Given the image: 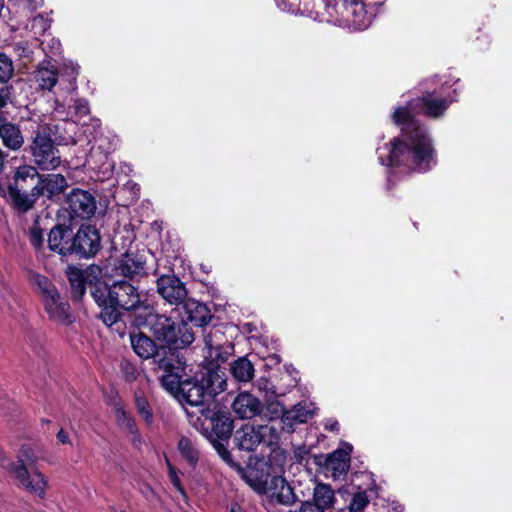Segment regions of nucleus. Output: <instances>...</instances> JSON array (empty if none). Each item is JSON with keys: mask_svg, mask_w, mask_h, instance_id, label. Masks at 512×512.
<instances>
[{"mask_svg": "<svg viewBox=\"0 0 512 512\" xmlns=\"http://www.w3.org/2000/svg\"><path fill=\"white\" fill-rule=\"evenodd\" d=\"M393 119L401 126V134L391 141L386 165L419 172L432 169L436 164L435 152L426 129L413 119L408 109L397 108Z\"/></svg>", "mask_w": 512, "mask_h": 512, "instance_id": "obj_1", "label": "nucleus"}, {"mask_svg": "<svg viewBox=\"0 0 512 512\" xmlns=\"http://www.w3.org/2000/svg\"><path fill=\"white\" fill-rule=\"evenodd\" d=\"M192 406L195 409L185 410L189 424L210 441L223 461L231 467L240 469V466L232 460V455L226 447L234 428L231 413L212 400Z\"/></svg>", "mask_w": 512, "mask_h": 512, "instance_id": "obj_2", "label": "nucleus"}, {"mask_svg": "<svg viewBox=\"0 0 512 512\" xmlns=\"http://www.w3.org/2000/svg\"><path fill=\"white\" fill-rule=\"evenodd\" d=\"M149 301L142 299L139 288L128 280H115L108 285L104 292V299L99 301V319L107 327H115L119 334H123L125 312L135 313L136 319L142 318V313L148 309Z\"/></svg>", "mask_w": 512, "mask_h": 512, "instance_id": "obj_3", "label": "nucleus"}, {"mask_svg": "<svg viewBox=\"0 0 512 512\" xmlns=\"http://www.w3.org/2000/svg\"><path fill=\"white\" fill-rule=\"evenodd\" d=\"M215 369H200L193 376L181 380L180 373H167L160 380L164 387L178 388L181 397L190 405L213 400L225 391V379Z\"/></svg>", "mask_w": 512, "mask_h": 512, "instance_id": "obj_4", "label": "nucleus"}, {"mask_svg": "<svg viewBox=\"0 0 512 512\" xmlns=\"http://www.w3.org/2000/svg\"><path fill=\"white\" fill-rule=\"evenodd\" d=\"M139 324L146 326L156 340L164 342L174 349L185 348L194 341V332L188 322L177 323L171 316L160 314L149 304L142 313Z\"/></svg>", "mask_w": 512, "mask_h": 512, "instance_id": "obj_5", "label": "nucleus"}, {"mask_svg": "<svg viewBox=\"0 0 512 512\" xmlns=\"http://www.w3.org/2000/svg\"><path fill=\"white\" fill-rule=\"evenodd\" d=\"M40 184L41 174L37 168L22 165L14 173L13 181L8 184L6 194L10 196L15 209L26 213L33 208L41 196Z\"/></svg>", "mask_w": 512, "mask_h": 512, "instance_id": "obj_6", "label": "nucleus"}, {"mask_svg": "<svg viewBox=\"0 0 512 512\" xmlns=\"http://www.w3.org/2000/svg\"><path fill=\"white\" fill-rule=\"evenodd\" d=\"M233 440L240 450L252 452L262 445L274 452L279 448L280 432L273 425L245 424L236 430Z\"/></svg>", "mask_w": 512, "mask_h": 512, "instance_id": "obj_7", "label": "nucleus"}, {"mask_svg": "<svg viewBox=\"0 0 512 512\" xmlns=\"http://www.w3.org/2000/svg\"><path fill=\"white\" fill-rule=\"evenodd\" d=\"M30 154L37 166L42 170H52L61 163L60 152L54 140L45 130H37L29 145Z\"/></svg>", "mask_w": 512, "mask_h": 512, "instance_id": "obj_8", "label": "nucleus"}, {"mask_svg": "<svg viewBox=\"0 0 512 512\" xmlns=\"http://www.w3.org/2000/svg\"><path fill=\"white\" fill-rule=\"evenodd\" d=\"M223 338V334L219 330L210 331L204 334L205 348L207 354L205 360L206 365L202 366L201 369H217L219 370L223 378L225 379V390L227 389V377L225 372L220 367L221 363H224L233 353L234 345L232 342L224 341L221 343L219 340Z\"/></svg>", "mask_w": 512, "mask_h": 512, "instance_id": "obj_9", "label": "nucleus"}, {"mask_svg": "<svg viewBox=\"0 0 512 512\" xmlns=\"http://www.w3.org/2000/svg\"><path fill=\"white\" fill-rule=\"evenodd\" d=\"M64 205L71 220H88L94 216L97 209L93 194L80 188H74L66 194Z\"/></svg>", "mask_w": 512, "mask_h": 512, "instance_id": "obj_10", "label": "nucleus"}, {"mask_svg": "<svg viewBox=\"0 0 512 512\" xmlns=\"http://www.w3.org/2000/svg\"><path fill=\"white\" fill-rule=\"evenodd\" d=\"M156 292L162 300L180 307L188 298L186 283L175 274H162L156 280Z\"/></svg>", "mask_w": 512, "mask_h": 512, "instance_id": "obj_11", "label": "nucleus"}, {"mask_svg": "<svg viewBox=\"0 0 512 512\" xmlns=\"http://www.w3.org/2000/svg\"><path fill=\"white\" fill-rule=\"evenodd\" d=\"M313 462L318 465V472H322L325 477L337 479L347 473L350 455L345 450L337 449L327 457L313 456Z\"/></svg>", "mask_w": 512, "mask_h": 512, "instance_id": "obj_12", "label": "nucleus"}, {"mask_svg": "<svg viewBox=\"0 0 512 512\" xmlns=\"http://www.w3.org/2000/svg\"><path fill=\"white\" fill-rule=\"evenodd\" d=\"M258 494L267 495L272 501L290 505L296 501L294 487L290 482H246Z\"/></svg>", "mask_w": 512, "mask_h": 512, "instance_id": "obj_13", "label": "nucleus"}, {"mask_svg": "<svg viewBox=\"0 0 512 512\" xmlns=\"http://www.w3.org/2000/svg\"><path fill=\"white\" fill-rule=\"evenodd\" d=\"M75 232L71 225L56 224L48 234V247L62 256L75 254Z\"/></svg>", "mask_w": 512, "mask_h": 512, "instance_id": "obj_14", "label": "nucleus"}, {"mask_svg": "<svg viewBox=\"0 0 512 512\" xmlns=\"http://www.w3.org/2000/svg\"><path fill=\"white\" fill-rule=\"evenodd\" d=\"M453 100H446L444 98L435 97L433 94H427L421 98L410 101L403 109H408L413 119L415 113H423L431 118H439L447 110L449 104Z\"/></svg>", "mask_w": 512, "mask_h": 512, "instance_id": "obj_15", "label": "nucleus"}, {"mask_svg": "<svg viewBox=\"0 0 512 512\" xmlns=\"http://www.w3.org/2000/svg\"><path fill=\"white\" fill-rule=\"evenodd\" d=\"M75 254L89 258L95 256L101 247L99 231L92 225H81L75 233Z\"/></svg>", "mask_w": 512, "mask_h": 512, "instance_id": "obj_16", "label": "nucleus"}, {"mask_svg": "<svg viewBox=\"0 0 512 512\" xmlns=\"http://www.w3.org/2000/svg\"><path fill=\"white\" fill-rule=\"evenodd\" d=\"M146 260L138 253L125 252L114 264V271L117 275L133 280L146 274Z\"/></svg>", "mask_w": 512, "mask_h": 512, "instance_id": "obj_17", "label": "nucleus"}, {"mask_svg": "<svg viewBox=\"0 0 512 512\" xmlns=\"http://www.w3.org/2000/svg\"><path fill=\"white\" fill-rule=\"evenodd\" d=\"M42 302L50 319L66 325L71 324L74 321L70 312L69 303L60 295L59 292L55 295H50V297L42 300Z\"/></svg>", "mask_w": 512, "mask_h": 512, "instance_id": "obj_18", "label": "nucleus"}, {"mask_svg": "<svg viewBox=\"0 0 512 512\" xmlns=\"http://www.w3.org/2000/svg\"><path fill=\"white\" fill-rule=\"evenodd\" d=\"M153 362L159 370L166 373H180L184 371L186 362L175 350L160 346Z\"/></svg>", "mask_w": 512, "mask_h": 512, "instance_id": "obj_19", "label": "nucleus"}, {"mask_svg": "<svg viewBox=\"0 0 512 512\" xmlns=\"http://www.w3.org/2000/svg\"><path fill=\"white\" fill-rule=\"evenodd\" d=\"M233 411L242 419H252L262 412V402L248 392L237 395L232 403Z\"/></svg>", "mask_w": 512, "mask_h": 512, "instance_id": "obj_20", "label": "nucleus"}, {"mask_svg": "<svg viewBox=\"0 0 512 512\" xmlns=\"http://www.w3.org/2000/svg\"><path fill=\"white\" fill-rule=\"evenodd\" d=\"M181 307L186 314L187 321L197 327L207 326L213 318L209 307L205 303L199 302L194 298L189 297Z\"/></svg>", "mask_w": 512, "mask_h": 512, "instance_id": "obj_21", "label": "nucleus"}, {"mask_svg": "<svg viewBox=\"0 0 512 512\" xmlns=\"http://www.w3.org/2000/svg\"><path fill=\"white\" fill-rule=\"evenodd\" d=\"M82 273V278L89 288L91 297L98 304L104 299V292L109 285L102 280V269L97 265H90L83 269Z\"/></svg>", "mask_w": 512, "mask_h": 512, "instance_id": "obj_22", "label": "nucleus"}, {"mask_svg": "<svg viewBox=\"0 0 512 512\" xmlns=\"http://www.w3.org/2000/svg\"><path fill=\"white\" fill-rule=\"evenodd\" d=\"M32 449L27 445H22L19 452V460L18 463H9V471L19 480H28L31 477H39L43 480V475L37 471L33 470V464L28 463L24 464V460L32 461Z\"/></svg>", "mask_w": 512, "mask_h": 512, "instance_id": "obj_23", "label": "nucleus"}, {"mask_svg": "<svg viewBox=\"0 0 512 512\" xmlns=\"http://www.w3.org/2000/svg\"><path fill=\"white\" fill-rule=\"evenodd\" d=\"M0 138L5 147L19 150L24 144L20 127L8 120L7 114H0Z\"/></svg>", "mask_w": 512, "mask_h": 512, "instance_id": "obj_24", "label": "nucleus"}, {"mask_svg": "<svg viewBox=\"0 0 512 512\" xmlns=\"http://www.w3.org/2000/svg\"><path fill=\"white\" fill-rule=\"evenodd\" d=\"M367 8L372 10L375 7H371L367 4L366 0H363L360 4L345 9L347 21H349L355 29L363 30L370 26L375 13L372 11L369 12Z\"/></svg>", "mask_w": 512, "mask_h": 512, "instance_id": "obj_25", "label": "nucleus"}, {"mask_svg": "<svg viewBox=\"0 0 512 512\" xmlns=\"http://www.w3.org/2000/svg\"><path fill=\"white\" fill-rule=\"evenodd\" d=\"M130 343L135 354L143 360L153 359L160 348L155 340L140 331L130 334Z\"/></svg>", "mask_w": 512, "mask_h": 512, "instance_id": "obj_26", "label": "nucleus"}, {"mask_svg": "<svg viewBox=\"0 0 512 512\" xmlns=\"http://www.w3.org/2000/svg\"><path fill=\"white\" fill-rule=\"evenodd\" d=\"M26 278L33 291L40 296L41 300L58 293L53 282L47 276L35 270L28 269L26 271Z\"/></svg>", "mask_w": 512, "mask_h": 512, "instance_id": "obj_27", "label": "nucleus"}, {"mask_svg": "<svg viewBox=\"0 0 512 512\" xmlns=\"http://www.w3.org/2000/svg\"><path fill=\"white\" fill-rule=\"evenodd\" d=\"M35 81L41 89L51 90L58 81V69L51 60L40 62L34 72Z\"/></svg>", "mask_w": 512, "mask_h": 512, "instance_id": "obj_28", "label": "nucleus"}, {"mask_svg": "<svg viewBox=\"0 0 512 512\" xmlns=\"http://www.w3.org/2000/svg\"><path fill=\"white\" fill-rule=\"evenodd\" d=\"M68 187V182L62 174L41 175V196L45 195L48 199H53L62 194Z\"/></svg>", "mask_w": 512, "mask_h": 512, "instance_id": "obj_29", "label": "nucleus"}, {"mask_svg": "<svg viewBox=\"0 0 512 512\" xmlns=\"http://www.w3.org/2000/svg\"><path fill=\"white\" fill-rule=\"evenodd\" d=\"M229 372L234 381L247 384L254 378L255 367L247 356H242L230 363Z\"/></svg>", "mask_w": 512, "mask_h": 512, "instance_id": "obj_30", "label": "nucleus"}, {"mask_svg": "<svg viewBox=\"0 0 512 512\" xmlns=\"http://www.w3.org/2000/svg\"><path fill=\"white\" fill-rule=\"evenodd\" d=\"M252 469L255 471L254 480H286L283 476V467L274 464L271 459H257Z\"/></svg>", "mask_w": 512, "mask_h": 512, "instance_id": "obj_31", "label": "nucleus"}, {"mask_svg": "<svg viewBox=\"0 0 512 512\" xmlns=\"http://www.w3.org/2000/svg\"><path fill=\"white\" fill-rule=\"evenodd\" d=\"M115 413L117 423L133 436V444H140L141 436L138 432V427L135 419L130 414H128L120 404L115 405Z\"/></svg>", "mask_w": 512, "mask_h": 512, "instance_id": "obj_32", "label": "nucleus"}, {"mask_svg": "<svg viewBox=\"0 0 512 512\" xmlns=\"http://www.w3.org/2000/svg\"><path fill=\"white\" fill-rule=\"evenodd\" d=\"M335 496L333 489L326 483L317 482L314 488V503L321 509L329 507L334 502Z\"/></svg>", "mask_w": 512, "mask_h": 512, "instance_id": "obj_33", "label": "nucleus"}, {"mask_svg": "<svg viewBox=\"0 0 512 512\" xmlns=\"http://www.w3.org/2000/svg\"><path fill=\"white\" fill-rule=\"evenodd\" d=\"M82 275V270L78 268H71L68 271V280L71 287L72 298L78 301L82 300L87 288Z\"/></svg>", "mask_w": 512, "mask_h": 512, "instance_id": "obj_34", "label": "nucleus"}, {"mask_svg": "<svg viewBox=\"0 0 512 512\" xmlns=\"http://www.w3.org/2000/svg\"><path fill=\"white\" fill-rule=\"evenodd\" d=\"M178 450L181 456L190 464L195 465L199 460V450L196 444L188 437H181L178 441Z\"/></svg>", "mask_w": 512, "mask_h": 512, "instance_id": "obj_35", "label": "nucleus"}, {"mask_svg": "<svg viewBox=\"0 0 512 512\" xmlns=\"http://www.w3.org/2000/svg\"><path fill=\"white\" fill-rule=\"evenodd\" d=\"M135 406L139 415L150 425L153 422V413L146 397L141 393H135Z\"/></svg>", "mask_w": 512, "mask_h": 512, "instance_id": "obj_36", "label": "nucleus"}, {"mask_svg": "<svg viewBox=\"0 0 512 512\" xmlns=\"http://www.w3.org/2000/svg\"><path fill=\"white\" fill-rule=\"evenodd\" d=\"M14 75L13 60L4 52H0V84L7 83Z\"/></svg>", "mask_w": 512, "mask_h": 512, "instance_id": "obj_37", "label": "nucleus"}, {"mask_svg": "<svg viewBox=\"0 0 512 512\" xmlns=\"http://www.w3.org/2000/svg\"><path fill=\"white\" fill-rule=\"evenodd\" d=\"M368 503L369 499L365 491H353L347 508L349 512H357L363 510Z\"/></svg>", "mask_w": 512, "mask_h": 512, "instance_id": "obj_38", "label": "nucleus"}, {"mask_svg": "<svg viewBox=\"0 0 512 512\" xmlns=\"http://www.w3.org/2000/svg\"><path fill=\"white\" fill-rule=\"evenodd\" d=\"M29 240L31 245L37 250L40 251L44 247V235L43 230L40 227H32L29 230Z\"/></svg>", "mask_w": 512, "mask_h": 512, "instance_id": "obj_39", "label": "nucleus"}, {"mask_svg": "<svg viewBox=\"0 0 512 512\" xmlns=\"http://www.w3.org/2000/svg\"><path fill=\"white\" fill-rule=\"evenodd\" d=\"M281 423H282V430L287 433H293L295 431V426L298 423V420H296V417L292 413V411L285 410L281 416Z\"/></svg>", "mask_w": 512, "mask_h": 512, "instance_id": "obj_40", "label": "nucleus"}, {"mask_svg": "<svg viewBox=\"0 0 512 512\" xmlns=\"http://www.w3.org/2000/svg\"><path fill=\"white\" fill-rule=\"evenodd\" d=\"M20 487L25 491L42 498L45 494L46 482H19Z\"/></svg>", "mask_w": 512, "mask_h": 512, "instance_id": "obj_41", "label": "nucleus"}, {"mask_svg": "<svg viewBox=\"0 0 512 512\" xmlns=\"http://www.w3.org/2000/svg\"><path fill=\"white\" fill-rule=\"evenodd\" d=\"M121 372L123 373L126 381H134L139 375V371L136 366L130 361L124 359L120 364Z\"/></svg>", "mask_w": 512, "mask_h": 512, "instance_id": "obj_42", "label": "nucleus"}, {"mask_svg": "<svg viewBox=\"0 0 512 512\" xmlns=\"http://www.w3.org/2000/svg\"><path fill=\"white\" fill-rule=\"evenodd\" d=\"M290 410L296 417V420H298V423L301 424L306 423L313 416V412L307 409V407L302 404H297Z\"/></svg>", "mask_w": 512, "mask_h": 512, "instance_id": "obj_43", "label": "nucleus"}, {"mask_svg": "<svg viewBox=\"0 0 512 512\" xmlns=\"http://www.w3.org/2000/svg\"><path fill=\"white\" fill-rule=\"evenodd\" d=\"M72 108L74 109V113L79 117L86 116L90 113L89 104L85 99L75 100Z\"/></svg>", "mask_w": 512, "mask_h": 512, "instance_id": "obj_44", "label": "nucleus"}, {"mask_svg": "<svg viewBox=\"0 0 512 512\" xmlns=\"http://www.w3.org/2000/svg\"><path fill=\"white\" fill-rule=\"evenodd\" d=\"M12 91V86H3L0 88V114H5L2 109L5 108L11 100Z\"/></svg>", "mask_w": 512, "mask_h": 512, "instance_id": "obj_45", "label": "nucleus"}, {"mask_svg": "<svg viewBox=\"0 0 512 512\" xmlns=\"http://www.w3.org/2000/svg\"><path fill=\"white\" fill-rule=\"evenodd\" d=\"M294 457L300 464L304 460H306V463H309L310 459L313 460V457L309 455V449L305 445L299 446L294 450Z\"/></svg>", "mask_w": 512, "mask_h": 512, "instance_id": "obj_46", "label": "nucleus"}, {"mask_svg": "<svg viewBox=\"0 0 512 512\" xmlns=\"http://www.w3.org/2000/svg\"><path fill=\"white\" fill-rule=\"evenodd\" d=\"M299 512H325L319 506H315L310 502H305L302 504Z\"/></svg>", "mask_w": 512, "mask_h": 512, "instance_id": "obj_47", "label": "nucleus"}, {"mask_svg": "<svg viewBox=\"0 0 512 512\" xmlns=\"http://www.w3.org/2000/svg\"><path fill=\"white\" fill-rule=\"evenodd\" d=\"M388 512H403L404 506L397 501H392L388 505Z\"/></svg>", "mask_w": 512, "mask_h": 512, "instance_id": "obj_48", "label": "nucleus"}, {"mask_svg": "<svg viewBox=\"0 0 512 512\" xmlns=\"http://www.w3.org/2000/svg\"><path fill=\"white\" fill-rule=\"evenodd\" d=\"M57 439L59 440V442H61L62 444H68L70 443V439H69V436H68V433L64 430V429H60L57 433Z\"/></svg>", "mask_w": 512, "mask_h": 512, "instance_id": "obj_49", "label": "nucleus"}, {"mask_svg": "<svg viewBox=\"0 0 512 512\" xmlns=\"http://www.w3.org/2000/svg\"><path fill=\"white\" fill-rule=\"evenodd\" d=\"M9 459L5 455L3 449L0 447V465L9 470Z\"/></svg>", "mask_w": 512, "mask_h": 512, "instance_id": "obj_50", "label": "nucleus"}, {"mask_svg": "<svg viewBox=\"0 0 512 512\" xmlns=\"http://www.w3.org/2000/svg\"><path fill=\"white\" fill-rule=\"evenodd\" d=\"M229 512H244V510L238 503H232Z\"/></svg>", "mask_w": 512, "mask_h": 512, "instance_id": "obj_51", "label": "nucleus"}, {"mask_svg": "<svg viewBox=\"0 0 512 512\" xmlns=\"http://www.w3.org/2000/svg\"><path fill=\"white\" fill-rule=\"evenodd\" d=\"M367 4L371 7H381L383 4V0H366Z\"/></svg>", "mask_w": 512, "mask_h": 512, "instance_id": "obj_52", "label": "nucleus"}, {"mask_svg": "<svg viewBox=\"0 0 512 512\" xmlns=\"http://www.w3.org/2000/svg\"><path fill=\"white\" fill-rule=\"evenodd\" d=\"M342 1L345 5V9L347 7L355 6V5H358L361 3L359 0H342Z\"/></svg>", "mask_w": 512, "mask_h": 512, "instance_id": "obj_53", "label": "nucleus"}, {"mask_svg": "<svg viewBox=\"0 0 512 512\" xmlns=\"http://www.w3.org/2000/svg\"><path fill=\"white\" fill-rule=\"evenodd\" d=\"M172 484L180 493L183 494V488L181 486V482L175 481V482H172Z\"/></svg>", "mask_w": 512, "mask_h": 512, "instance_id": "obj_54", "label": "nucleus"}, {"mask_svg": "<svg viewBox=\"0 0 512 512\" xmlns=\"http://www.w3.org/2000/svg\"><path fill=\"white\" fill-rule=\"evenodd\" d=\"M330 429L332 431H338L339 430V423L337 421H334L331 425H330Z\"/></svg>", "mask_w": 512, "mask_h": 512, "instance_id": "obj_55", "label": "nucleus"}, {"mask_svg": "<svg viewBox=\"0 0 512 512\" xmlns=\"http://www.w3.org/2000/svg\"><path fill=\"white\" fill-rule=\"evenodd\" d=\"M38 20H39L40 22H44V18H43L42 16H39V17H37V18H35V19H34V21H35V22H36V21H38Z\"/></svg>", "mask_w": 512, "mask_h": 512, "instance_id": "obj_56", "label": "nucleus"}, {"mask_svg": "<svg viewBox=\"0 0 512 512\" xmlns=\"http://www.w3.org/2000/svg\"><path fill=\"white\" fill-rule=\"evenodd\" d=\"M109 512H123V511H118L116 508L111 507V508L109 509Z\"/></svg>", "mask_w": 512, "mask_h": 512, "instance_id": "obj_57", "label": "nucleus"}]
</instances>
